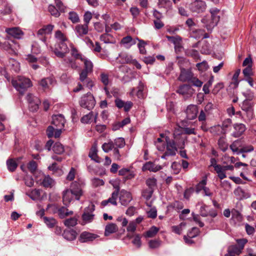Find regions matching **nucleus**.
Masks as SVG:
<instances>
[{
	"instance_id": "nucleus-1",
	"label": "nucleus",
	"mask_w": 256,
	"mask_h": 256,
	"mask_svg": "<svg viewBox=\"0 0 256 256\" xmlns=\"http://www.w3.org/2000/svg\"><path fill=\"white\" fill-rule=\"evenodd\" d=\"M186 140V138L177 130L174 131L172 139H170L168 136H166L164 146L166 154L175 156L178 148H184Z\"/></svg>"
},
{
	"instance_id": "nucleus-2",
	"label": "nucleus",
	"mask_w": 256,
	"mask_h": 256,
	"mask_svg": "<svg viewBox=\"0 0 256 256\" xmlns=\"http://www.w3.org/2000/svg\"><path fill=\"white\" fill-rule=\"evenodd\" d=\"M211 14L210 18L204 17L202 20V22L205 24L208 30H211L216 26L220 20V16L218 14L220 10L217 8H212L210 10Z\"/></svg>"
},
{
	"instance_id": "nucleus-3",
	"label": "nucleus",
	"mask_w": 256,
	"mask_h": 256,
	"mask_svg": "<svg viewBox=\"0 0 256 256\" xmlns=\"http://www.w3.org/2000/svg\"><path fill=\"white\" fill-rule=\"evenodd\" d=\"M12 84L13 86L20 93L22 94L30 87L32 86L30 79L22 76H19L16 80H12Z\"/></svg>"
},
{
	"instance_id": "nucleus-4",
	"label": "nucleus",
	"mask_w": 256,
	"mask_h": 256,
	"mask_svg": "<svg viewBox=\"0 0 256 256\" xmlns=\"http://www.w3.org/2000/svg\"><path fill=\"white\" fill-rule=\"evenodd\" d=\"M78 102L81 107L90 110L94 107L96 100L90 92H88L80 97Z\"/></svg>"
},
{
	"instance_id": "nucleus-5",
	"label": "nucleus",
	"mask_w": 256,
	"mask_h": 256,
	"mask_svg": "<svg viewBox=\"0 0 256 256\" xmlns=\"http://www.w3.org/2000/svg\"><path fill=\"white\" fill-rule=\"evenodd\" d=\"M83 185L84 182L82 180H76L70 184V189L74 194L76 200H79L83 194Z\"/></svg>"
},
{
	"instance_id": "nucleus-6",
	"label": "nucleus",
	"mask_w": 256,
	"mask_h": 256,
	"mask_svg": "<svg viewBox=\"0 0 256 256\" xmlns=\"http://www.w3.org/2000/svg\"><path fill=\"white\" fill-rule=\"evenodd\" d=\"M206 5L204 1L196 0L190 4V9L192 12L200 14L206 9Z\"/></svg>"
},
{
	"instance_id": "nucleus-7",
	"label": "nucleus",
	"mask_w": 256,
	"mask_h": 256,
	"mask_svg": "<svg viewBox=\"0 0 256 256\" xmlns=\"http://www.w3.org/2000/svg\"><path fill=\"white\" fill-rule=\"evenodd\" d=\"M194 92V90L190 85L187 84L180 86L176 90V92L182 95L184 98L191 97Z\"/></svg>"
},
{
	"instance_id": "nucleus-8",
	"label": "nucleus",
	"mask_w": 256,
	"mask_h": 256,
	"mask_svg": "<svg viewBox=\"0 0 256 256\" xmlns=\"http://www.w3.org/2000/svg\"><path fill=\"white\" fill-rule=\"evenodd\" d=\"M26 98L29 104L30 110L32 112L36 111L38 109L39 105L40 104V99L31 94H28Z\"/></svg>"
},
{
	"instance_id": "nucleus-9",
	"label": "nucleus",
	"mask_w": 256,
	"mask_h": 256,
	"mask_svg": "<svg viewBox=\"0 0 256 256\" xmlns=\"http://www.w3.org/2000/svg\"><path fill=\"white\" fill-rule=\"evenodd\" d=\"M95 210V206L94 204H90L87 206L84 210V214L82 215L83 220L86 222H90L94 219V215L93 212Z\"/></svg>"
},
{
	"instance_id": "nucleus-10",
	"label": "nucleus",
	"mask_w": 256,
	"mask_h": 256,
	"mask_svg": "<svg viewBox=\"0 0 256 256\" xmlns=\"http://www.w3.org/2000/svg\"><path fill=\"white\" fill-rule=\"evenodd\" d=\"M68 52V48L67 45L64 42H59L58 46L54 50V54L58 58H62L65 56L66 54Z\"/></svg>"
},
{
	"instance_id": "nucleus-11",
	"label": "nucleus",
	"mask_w": 256,
	"mask_h": 256,
	"mask_svg": "<svg viewBox=\"0 0 256 256\" xmlns=\"http://www.w3.org/2000/svg\"><path fill=\"white\" fill-rule=\"evenodd\" d=\"M234 193L236 198L240 200L250 198L251 196V194L248 190L243 189L240 186H238L236 188Z\"/></svg>"
},
{
	"instance_id": "nucleus-12",
	"label": "nucleus",
	"mask_w": 256,
	"mask_h": 256,
	"mask_svg": "<svg viewBox=\"0 0 256 256\" xmlns=\"http://www.w3.org/2000/svg\"><path fill=\"white\" fill-rule=\"evenodd\" d=\"M180 73L178 77V80L182 82H189L194 76L193 73L190 70H186L184 68L180 67Z\"/></svg>"
},
{
	"instance_id": "nucleus-13",
	"label": "nucleus",
	"mask_w": 256,
	"mask_h": 256,
	"mask_svg": "<svg viewBox=\"0 0 256 256\" xmlns=\"http://www.w3.org/2000/svg\"><path fill=\"white\" fill-rule=\"evenodd\" d=\"M119 198L120 204L123 206H126L132 200V196L130 192L122 190L120 192Z\"/></svg>"
},
{
	"instance_id": "nucleus-14",
	"label": "nucleus",
	"mask_w": 256,
	"mask_h": 256,
	"mask_svg": "<svg viewBox=\"0 0 256 256\" xmlns=\"http://www.w3.org/2000/svg\"><path fill=\"white\" fill-rule=\"evenodd\" d=\"M74 198H75V194L70 188L63 192L62 200L65 206H68Z\"/></svg>"
},
{
	"instance_id": "nucleus-15",
	"label": "nucleus",
	"mask_w": 256,
	"mask_h": 256,
	"mask_svg": "<svg viewBox=\"0 0 256 256\" xmlns=\"http://www.w3.org/2000/svg\"><path fill=\"white\" fill-rule=\"evenodd\" d=\"M65 119L62 114L54 115L52 116V124L56 128H62L64 127Z\"/></svg>"
},
{
	"instance_id": "nucleus-16",
	"label": "nucleus",
	"mask_w": 256,
	"mask_h": 256,
	"mask_svg": "<svg viewBox=\"0 0 256 256\" xmlns=\"http://www.w3.org/2000/svg\"><path fill=\"white\" fill-rule=\"evenodd\" d=\"M119 191L120 188L118 186L116 188V190H115L112 193L111 196L108 199L102 202V206H107L108 203H110L114 206H116L117 202L116 200L118 198Z\"/></svg>"
},
{
	"instance_id": "nucleus-17",
	"label": "nucleus",
	"mask_w": 256,
	"mask_h": 256,
	"mask_svg": "<svg viewBox=\"0 0 256 256\" xmlns=\"http://www.w3.org/2000/svg\"><path fill=\"white\" fill-rule=\"evenodd\" d=\"M98 237L96 234L88 232H83L80 235L79 240L81 242H92Z\"/></svg>"
},
{
	"instance_id": "nucleus-18",
	"label": "nucleus",
	"mask_w": 256,
	"mask_h": 256,
	"mask_svg": "<svg viewBox=\"0 0 256 256\" xmlns=\"http://www.w3.org/2000/svg\"><path fill=\"white\" fill-rule=\"evenodd\" d=\"M6 32L10 36L18 39L21 38L24 34L22 30L17 27L8 28L6 30Z\"/></svg>"
},
{
	"instance_id": "nucleus-19",
	"label": "nucleus",
	"mask_w": 256,
	"mask_h": 256,
	"mask_svg": "<svg viewBox=\"0 0 256 256\" xmlns=\"http://www.w3.org/2000/svg\"><path fill=\"white\" fill-rule=\"evenodd\" d=\"M74 32L78 37H82L88 34V27L86 24H78L75 26Z\"/></svg>"
},
{
	"instance_id": "nucleus-20",
	"label": "nucleus",
	"mask_w": 256,
	"mask_h": 256,
	"mask_svg": "<svg viewBox=\"0 0 256 256\" xmlns=\"http://www.w3.org/2000/svg\"><path fill=\"white\" fill-rule=\"evenodd\" d=\"M98 115L97 113L94 114L93 112H90L88 114L84 116L81 118L80 122L82 124H87L90 123L94 120V122L96 123Z\"/></svg>"
},
{
	"instance_id": "nucleus-21",
	"label": "nucleus",
	"mask_w": 256,
	"mask_h": 256,
	"mask_svg": "<svg viewBox=\"0 0 256 256\" xmlns=\"http://www.w3.org/2000/svg\"><path fill=\"white\" fill-rule=\"evenodd\" d=\"M244 94L246 98V99L244 100L242 104L241 108L242 110L246 112L253 109V105L250 102L253 98V95L249 94V96H247L246 94Z\"/></svg>"
},
{
	"instance_id": "nucleus-22",
	"label": "nucleus",
	"mask_w": 256,
	"mask_h": 256,
	"mask_svg": "<svg viewBox=\"0 0 256 256\" xmlns=\"http://www.w3.org/2000/svg\"><path fill=\"white\" fill-rule=\"evenodd\" d=\"M234 129L232 136L234 138H238L246 130V126L242 124H234Z\"/></svg>"
},
{
	"instance_id": "nucleus-23",
	"label": "nucleus",
	"mask_w": 256,
	"mask_h": 256,
	"mask_svg": "<svg viewBox=\"0 0 256 256\" xmlns=\"http://www.w3.org/2000/svg\"><path fill=\"white\" fill-rule=\"evenodd\" d=\"M186 113L188 119L190 120H194L197 116V108L194 105H190L187 107Z\"/></svg>"
},
{
	"instance_id": "nucleus-24",
	"label": "nucleus",
	"mask_w": 256,
	"mask_h": 256,
	"mask_svg": "<svg viewBox=\"0 0 256 256\" xmlns=\"http://www.w3.org/2000/svg\"><path fill=\"white\" fill-rule=\"evenodd\" d=\"M162 168V166L159 165L156 166L154 163L151 162H146L142 166L143 170H150V172H156Z\"/></svg>"
},
{
	"instance_id": "nucleus-25",
	"label": "nucleus",
	"mask_w": 256,
	"mask_h": 256,
	"mask_svg": "<svg viewBox=\"0 0 256 256\" xmlns=\"http://www.w3.org/2000/svg\"><path fill=\"white\" fill-rule=\"evenodd\" d=\"M146 184L150 188L149 195L146 197V199H149L152 196L154 188L156 186V180L154 178H148L146 181Z\"/></svg>"
},
{
	"instance_id": "nucleus-26",
	"label": "nucleus",
	"mask_w": 256,
	"mask_h": 256,
	"mask_svg": "<svg viewBox=\"0 0 256 256\" xmlns=\"http://www.w3.org/2000/svg\"><path fill=\"white\" fill-rule=\"evenodd\" d=\"M77 236L76 232L73 230H64L62 234L63 237L70 241L74 240L76 238Z\"/></svg>"
},
{
	"instance_id": "nucleus-27",
	"label": "nucleus",
	"mask_w": 256,
	"mask_h": 256,
	"mask_svg": "<svg viewBox=\"0 0 256 256\" xmlns=\"http://www.w3.org/2000/svg\"><path fill=\"white\" fill-rule=\"evenodd\" d=\"M118 230L117 226L114 223H110L107 224L105 228L104 235L108 236L110 234L114 233Z\"/></svg>"
},
{
	"instance_id": "nucleus-28",
	"label": "nucleus",
	"mask_w": 256,
	"mask_h": 256,
	"mask_svg": "<svg viewBox=\"0 0 256 256\" xmlns=\"http://www.w3.org/2000/svg\"><path fill=\"white\" fill-rule=\"evenodd\" d=\"M54 184V180L49 175H44L42 185L45 188H51Z\"/></svg>"
},
{
	"instance_id": "nucleus-29",
	"label": "nucleus",
	"mask_w": 256,
	"mask_h": 256,
	"mask_svg": "<svg viewBox=\"0 0 256 256\" xmlns=\"http://www.w3.org/2000/svg\"><path fill=\"white\" fill-rule=\"evenodd\" d=\"M210 132L214 135L219 136L225 133L224 130L220 125H216L210 128Z\"/></svg>"
},
{
	"instance_id": "nucleus-30",
	"label": "nucleus",
	"mask_w": 256,
	"mask_h": 256,
	"mask_svg": "<svg viewBox=\"0 0 256 256\" xmlns=\"http://www.w3.org/2000/svg\"><path fill=\"white\" fill-rule=\"evenodd\" d=\"M98 150L96 146H93L89 152L88 156L91 159L97 163L100 162V158L97 154Z\"/></svg>"
},
{
	"instance_id": "nucleus-31",
	"label": "nucleus",
	"mask_w": 256,
	"mask_h": 256,
	"mask_svg": "<svg viewBox=\"0 0 256 256\" xmlns=\"http://www.w3.org/2000/svg\"><path fill=\"white\" fill-rule=\"evenodd\" d=\"M41 190L39 189H34L30 192H26V194L32 200H36L40 199Z\"/></svg>"
},
{
	"instance_id": "nucleus-32",
	"label": "nucleus",
	"mask_w": 256,
	"mask_h": 256,
	"mask_svg": "<svg viewBox=\"0 0 256 256\" xmlns=\"http://www.w3.org/2000/svg\"><path fill=\"white\" fill-rule=\"evenodd\" d=\"M58 214L60 218H64L69 215L72 214L73 212L68 210L65 207H62L58 210Z\"/></svg>"
},
{
	"instance_id": "nucleus-33",
	"label": "nucleus",
	"mask_w": 256,
	"mask_h": 256,
	"mask_svg": "<svg viewBox=\"0 0 256 256\" xmlns=\"http://www.w3.org/2000/svg\"><path fill=\"white\" fill-rule=\"evenodd\" d=\"M54 82V80L52 78H47L41 80L39 82V84L44 89H46L48 88L49 84H52Z\"/></svg>"
},
{
	"instance_id": "nucleus-34",
	"label": "nucleus",
	"mask_w": 256,
	"mask_h": 256,
	"mask_svg": "<svg viewBox=\"0 0 256 256\" xmlns=\"http://www.w3.org/2000/svg\"><path fill=\"white\" fill-rule=\"evenodd\" d=\"M118 58H120V62L121 64L130 63L132 60V58L130 55L126 53H121L119 54Z\"/></svg>"
},
{
	"instance_id": "nucleus-35",
	"label": "nucleus",
	"mask_w": 256,
	"mask_h": 256,
	"mask_svg": "<svg viewBox=\"0 0 256 256\" xmlns=\"http://www.w3.org/2000/svg\"><path fill=\"white\" fill-rule=\"evenodd\" d=\"M121 43L125 45H128V47L129 48L136 44V39H133L131 36H126L122 38Z\"/></svg>"
},
{
	"instance_id": "nucleus-36",
	"label": "nucleus",
	"mask_w": 256,
	"mask_h": 256,
	"mask_svg": "<svg viewBox=\"0 0 256 256\" xmlns=\"http://www.w3.org/2000/svg\"><path fill=\"white\" fill-rule=\"evenodd\" d=\"M54 152L56 154H62L64 151V146L59 142H56L52 146Z\"/></svg>"
},
{
	"instance_id": "nucleus-37",
	"label": "nucleus",
	"mask_w": 256,
	"mask_h": 256,
	"mask_svg": "<svg viewBox=\"0 0 256 256\" xmlns=\"http://www.w3.org/2000/svg\"><path fill=\"white\" fill-rule=\"evenodd\" d=\"M43 220L46 224L50 228H54L56 224V220L53 218L44 216Z\"/></svg>"
},
{
	"instance_id": "nucleus-38",
	"label": "nucleus",
	"mask_w": 256,
	"mask_h": 256,
	"mask_svg": "<svg viewBox=\"0 0 256 256\" xmlns=\"http://www.w3.org/2000/svg\"><path fill=\"white\" fill-rule=\"evenodd\" d=\"M102 148L105 152H108L114 148V142L110 140L108 142H105L102 145Z\"/></svg>"
},
{
	"instance_id": "nucleus-39",
	"label": "nucleus",
	"mask_w": 256,
	"mask_h": 256,
	"mask_svg": "<svg viewBox=\"0 0 256 256\" xmlns=\"http://www.w3.org/2000/svg\"><path fill=\"white\" fill-rule=\"evenodd\" d=\"M78 219L75 218H70L66 219L64 220V224L67 227H72L75 226L77 224Z\"/></svg>"
},
{
	"instance_id": "nucleus-40",
	"label": "nucleus",
	"mask_w": 256,
	"mask_h": 256,
	"mask_svg": "<svg viewBox=\"0 0 256 256\" xmlns=\"http://www.w3.org/2000/svg\"><path fill=\"white\" fill-rule=\"evenodd\" d=\"M218 144L219 148L222 152H225L228 150V144L224 138H220L218 140Z\"/></svg>"
},
{
	"instance_id": "nucleus-41",
	"label": "nucleus",
	"mask_w": 256,
	"mask_h": 256,
	"mask_svg": "<svg viewBox=\"0 0 256 256\" xmlns=\"http://www.w3.org/2000/svg\"><path fill=\"white\" fill-rule=\"evenodd\" d=\"M82 61L84 62V70L91 72L92 71L93 68V64L92 62L84 57Z\"/></svg>"
},
{
	"instance_id": "nucleus-42",
	"label": "nucleus",
	"mask_w": 256,
	"mask_h": 256,
	"mask_svg": "<svg viewBox=\"0 0 256 256\" xmlns=\"http://www.w3.org/2000/svg\"><path fill=\"white\" fill-rule=\"evenodd\" d=\"M6 165L8 170L10 172H14L18 166L16 162L12 159L7 160Z\"/></svg>"
},
{
	"instance_id": "nucleus-43",
	"label": "nucleus",
	"mask_w": 256,
	"mask_h": 256,
	"mask_svg": "<svg viewBox=\"0 0 256 256\" xmlns=\"http://www.w3.org/2000/svg\"><path fill=\"white\" fill-rule=\"evenodd\" d=\"M130 118H126L124 119L121 122H118L114 126L113 129L114 130H116L120 128H122L125 125L129 124L130 122Z\"/></svg>"
},
{
	"instance_id": "nucleus-44",
	"label": "nucleus",
	"mask_w": 256,
	"mask_h": 256,
	"mask_svg": "<svg viewBox=\"0 0 256 256\" xmlns=\"http://www.w3.org/2000/svg\"><path fill=\"white\" fill-rule=\"evenodd\" d=\"M113 142L115 148H122L125 146V140L122 138H116Z\"/></svg>"
},
{
	"instance_id": "nucleus-45",
	"label": "nucleus",
	"mask_w": 256,
	"mask_h": 256,
	"mask_svg": "<svg viewBox=\"0 0 256 256\" xmlns=\"http://www.w3.org/2000/svg\"><path fill=\"white\" fill-rule=\"evenodd\" d=\"M48 10L51 15L54 16L58 18L60 16V12L52 4L50 5Z\"/></svg>"
},
{
	"instance_id": "nucleus-46",
	"label": "nucleus",
	"mask_w": 256,
	"mask_h": 256,
	"mask_svg": "<svg viewBox=\"0 0 256 256\" xmlns=\"http://www.w3.org/2000/svg\"><path fill=\"white\" fill-rule=\"evenodd\" d=\"M206 184V178L202 180L196 186V192L198 194L202 190H204Z\"/></svg>"
},
{
	"instance_id": "nucleus-47",
	"label": "nucleus",
	"mask_w": 256,
	"mask_h": 256,
	"mask_svg": "<svg viewBox=\"0 0 256 256\" xmlns=\"http://www.w3.org/2000/svg\"><path fill=\"white\" fill-rule=\"evenodd\" d=\"M248 240L246 238H239L236 240V244L242 252L245 245L248 242Z\"/></svg>"
},
{
	"instance_id": "nucleus-48",
	"label": "nucleus",
	"mask_w": 256,
	"mask_h": 256,
	"mask_svg": "<svg viewBox=\"0 0 256 256\" xmlns=\"http://www.w3.org/2000/svg\"><path fill=\"white\" fill-rule=\"evenodd\" d=\"M54 36L55 38L59 40L60 42H64L67 40L65 35L60 30L56 32Z\"/></svg>"
},
{
	"instance_id": "nucleus-49",
	"label": "nucleus",
	"mask_w": 256,
	"mask_h": 256,
	"mask_svg": "<svg viewBox=\"0 0 256 256\" xmlns=\"http://www.w3.org/2000/svg\"><path fill=\"white\" fill-rule=\"evenodd\" d=\"M158 230V228L155 226H152L146 232V236L148 238H152L157 234Z\"/></svg>"
},
{
	"instance_id": "nucleus-50",
	"label": "nucleus",
	"mask_w": 256,
	"mask_h": 256,
	"mask_svg": "<svg viewBox=\"0 0 256 256\" xmlns=\"http://www.w3.org/2000/svg\"><path fill=\"white\" fill-rule=\"evenodd\" d=\"M188 82L191 84L192 86L198 88H200L203 84L202 82L198 80L196 77L194 76Z\"/></svg>"
},
{
	"instance_id": "nucleus-51",
	"label": "nucleus",
	"mask_w": 256,
	"mask_h": 256,
	"mask_svg": "<svg viewBox=\"0 0 256 256\" xmlns=\"http://www.w3.org/2000/svg\"><path fill=\"white\" fill-rule=\"evenodd\" d=\"M66 64L72 68L76 70L78 68V65L76 64V61L72 58H66L64 60Z\"/></svg>"
},
{
	"instance_id": "nucleus-52",
	"label": "nucleus",
	"mask_w": 256,
	"mask_h": 256,
	"mask_svg": "<svg viewBox=\"0 0 256 256\" xmlns=\"http://www.w3.org/2000/svg\"><path fill=\"white\" fill-rule=\"evenodd\" d=\"M218 174V176L220 180H223L226 178L225 172L222 170V166H216V168L214 170Z\"/></svg>"
},
{
	"instance_id": "nucleus-53",
	"label": "nucleus",
	"mask_w": 256,
	"mask_h": 256,
	"mask_svg": "<svg viewBox=\"0 0 256 256\" xmlns=\"http://www.w3.org/2000/svg\"><path fill=\"white\" fill-rule=\"evenodd\" d=\"M4 8L0 7V12L1 13L4 14H10L12 12V8L6 2L4 6H2Z\"/></svg>"
},
{
	"instance_id": "nucleus-54",
	"label": "nucleus",
	"mask_w": 256,
	"mask_h": 256,
	"mask_svg": "<svg viewBox=\"0 0 256 256\" xmlns=\"http://www.w3.org/2000/svg\"><path fill=\"white\" fill-rule=\"evenodd\" d=\"M196 66L200 71L204 72L208 70V66L206 61H203L202 62L198 63Z\"/></svg>"
},
{
	"instance_id": "nucleus-55",
	"label": "nucleus",
	"mask_w": 256,
	"mask_h": 256,
	"mask_svg": "<svg viewBox=\"0 0 256 256\" xmlns=\"http://www.w3.org/2000/svg\"><path fill=\"white\" fill-rule=\"evenodd\" d=\"M228 250L230 252V253H233L237 256L240 255L242 253V251L236 245H232L228 247Z\"/></svg>"
},
{
	"instance_id": "nucleus-56",
	"label": "nucleus",
	"mask_w": 256,
	"mask_h": 256,
	"mask_svg": "<svg viewBox=\"0 0 256 256\" xmlns=\"http://www.w3.org/2000/svg\"><path fill=\"white\" fill-rule=\"evenodd\" d=\"M69 19L72 22V23H76L80 20L78 14L74 12H69Z\"/></svg>"
},
{
	"instance_id": "nucleus-57",
	"label": "nucleus",
	"mask_w": 256,
	"mask_h": 256,
	"mask_svg": "<svg viewBox=\"0 0 256 256\" xmlns=\"http://www.w3.org/2000/svg\"><path fill=\"white\" fill-rule=\"evenodd\" d=\"M232 218L236 220L237 221H240L242 219V216L240 212L236 209L232 210Z\"/></svg>"
},
{
	"instance_id": "nucleus-58",
	"label": "nucleus",
	"mask_w": 256,
	"mask_h": 256,
	"mask_svg": "<svg viewBox=\"0 0 256 256\" xmlns=\"http://www.w3.org/2000/svg\"><path fill=\"white\" fill-rule=\"evenodd\" d=\"M199 229L197 228H192L188 234V236L190 238H194L196 237L199 234Z\"/></svg>"
},
{
	"instance_id": "nucleus-59",
	"label": "nucleus",
	"mask_w": 256,
	"mask_h": 256,
	"mask_svg": "<svg viewBox=\"0 0 256 256\" xmlns=\"http://www.w3.org/2000/svg\"><path fill=\"white\" fill-rule=\"evenodd\" d=\"M182 132L186 134H196V130L193 128L184 127L182 128Z\"/></svg>"
},
{
	"instance_id": "nucleus-60",
	"label": "nucleus",
	"mask_w": 256,
	"mask_h": 256,
	"mask_svg": "<svg viewBox=\"0 0 256 256\" xmlns=\"http://www.w3.org/2000/svg\"><path fill=\"white\" fill-rule=\"evenodd\" d=\"M254 150V148L252 145H248L244 146L240 150L238 154L250 152Z\"/></svg>"
},
{
	"instance_id": "nucleus-61",
	"label": "nucleus",
	"mask_w": 256,
	"mask_h": 256,
	"mask_svg": "<svg viewBox=\"0 0 256 256\" xmlns=\"http://www.w3.org/2000/svg\"><path fill=\"white\" fill-rule=\"evenodd\" d=\"M100 80L102 83L106 86L109 83V78L108 74L105 73H101L100 74Z\"/></svg>"
},
{
	"instance_id": "nucleus-62",
	"label": "nucleus",
	"mask_w": 256,
	"mask_h": 256,
	"mask_svg": "<svg viewBox=\"0 0 256 256\" xmlns=\"http://www.w3.org/2000/svg\"><path fill=\"white\" fill-rule=\"evenodd\" d=\"M28 168L32 172H34L37 168V164L34 160H31L28 164Z\"/></svg>"
},
{
	"instance_id": "nucleus-63",
	"label": "nucleus",
	"mask_w": 256,
	"mask_h": 256,
	"mask_svg": "<svg viewBox=\"0 0 256 256\" xmlns=\"http://www.w3.org/2000/svg\"><path fill=\"white\" fill-rule=\"evenodd\" d=\"M72 55L73 56L75 59H79L81 60H83L84 56L80 54H79L75 48H72Z\"/></svg>"
},
{
	"instance_id": "nucleus-64",
	"label": "nucleus",
	"mask_w": 256,
	"mask_h": 256,
	"mask_svg": "<svg viewBox=\"0 0 256 256\" xmlns=\"http://www.w3.org/2000/svg\"><path fill=\"white\" fill-rule=\"evenodd\" d=\"M92 18V13L90 12H85L84 16V24H86V25H88V24Z\"/></svg>"
}]
</instances>
